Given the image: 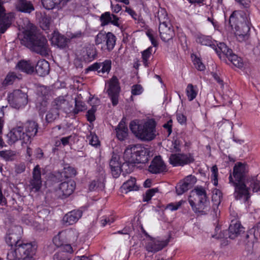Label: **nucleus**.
<instances>
[{"mask_svg": "<svg viewBox=\"0 0 260 260\" xmlns=\"http://www.w3.org/2000/svg\"><path fill=\"white\" fill-rule=\"evenodd\" d=\"M166 166L160 156H155L152 160L148 170L153 174H159L165 171Z\"/></svg>", "mask_w": 260, "mask_h": 260, "instance_id": "23", "label": "nucleus"}, {"mask_svg": "<svg viewBox=\"0 0 260 260\" xmlns=\"http://www.w3.org/2000/svg\"><path fill=\"white\" fill-rule=\"evenodd\" d=\"M19 77L14 72H10L6 76L5 80L3 82L4 86H8L12 84L17 79H19Z\"/></svg>", "mask_w": 260, "mask_h": 260, "instance_id": "43", "label": "nucleus"}, {"mask_svg": "<svg viewBox=\"0 0 260 260\" xmlns=\"http://www.w3.org/2000/svg\"><path fill=\"white\" fill-rule=\"evenodd\" d=\"M86 139L89 144L92 146H97L99 144L100 142L97 136L91 132L89 135H87Z\"/></svg>", "mask_w": 260, "mask_h": 260, "instance_id": "51", "label": "nucleus"}, {"mask_svg": "<svg viewBox=\"0 0 260 260\" xmlns=\"http://www.w3.org/2000/svg\"><path fill=\"white\" fill-rule=\"evenodd\" d=\"M186 94L187 99L189 101L193 100L198 94V88L197 86H194L192 84H188L186 87Z\"/></svg>", "mask_w": 260, "mask_h": 260, "instance_id": "40", "label": "nucleus"}, {"mask_svg": "<svg viewBox=\"0 0 260 260\" xmlns=\"http://www.w3.org/2000/svg\"><path fill=\"white\" fill-rule=\"evenodd\" d=\"M193 161L194 158L190 154H172L169 157V162L174 167L184 166Z\"/></svg>", "mask_w": 260, "mask_h": 260, "instance_id": "14", "label": "nucleus"}, {"mask_svg": "<svg viewBox=\"0 0 260 260\" xmlns=\"http://www.w3.org/2000/svg\"><path fill=\"white\" fill-rule=\"evenodd\" d=\"M96 110V107L95 106H93L92 107V108L89 109L86 114V117L87 120L90 122H92L94 121L95 119L94 113Z\"/></svg>", "mask_w": 260, "mask_h": 260, "instance_id": "55", "label": "nucleus"}, {"mask_svg": "<svg viewBox=\"0 0 260 260\" xmlns=\"http://www.w3.org/2000/svg\"><path fill=\"white\" fill-rule=\"evenodd\" d=\"M152 47H149L142 52V61L145 67L148 66V59L152 54Z\"/></svg>", "mask_w": 260, "mask_h": 260, "instance_id": "46", "label": "nucleus"}, {"mask_svg": "<svg viewBox=\"0 0 260 260\" xmlns=\"http://www.w3.org/2000/svg\"><path fill=\"white\" fill-rule=\"evenodd\" d=\"M229 179V183L235 187V199L243 200L244 203L248 202L250 198V188L253 192H257L260 189V181L257 180L256 176L248 178L244 182H236L231 174Z\"/></svg>", "mask_w": 260, "mask_h": 260, "instance_id": "3", "label": "nucleus"}, {"mask_svg": "<svg viewBox=\"0 0 260 260\" xmlns=\"http://www.w3.org/2000/svg\"><path fill=\"white\" fill-rule=\"evenodd\" d=\"M106 34L99 32L95 37V43L96 45L103 43V40L105 39Z\"/></svg>", "mask_w": 260, "mask_h": 260, "instance_id": "59", "label": "nucleus"}, {"mask_svg": "<svg viewBox=\"0 0 260 260\" xmlns=\"http://www.w3.org/2000/svg\"><path fill=\"white\" fill-rule=\"evenodd\" d=\"M196 178L194 176H187L176 187V193L178 195L183 194L189 189L191 188L196 183Z\"/></svg>", "mask_w": 260, "mask_h": 260, "instance_id": "20", "label": "nucleus"}, {"mask_svg": "<svg viewBox=\"0 0 260 260\" xmlns=\"http://www.w3.org/2000/svg\"><path fill=\"white\" fill-rule=\"evenodd\" d=\"M188 202L196 213L206 214L210 209L206 191L202 186H197L190 192Z\"/></svg>", "mask_w": 260, "mask_h": 260, "instance_id": "6", "label": "nucleus"}, {"mask_svg": "<svg viewBox=\"0 0 260 260\" xmlns=\"http://www.w3.org/2000/svg\"><path fill=\"white\" fill-rule=\"evenodd\" d=\"M76 188V183L73 180L64 181L59 184L56 190L57 195L61 199H65L72 194Z\"/></svg>", "mask_w": 260, "mask_h": 260, "instance_id": "16", "label": "nucleus"}, {"mask_svg": "<svg viewBox=\"0 0 260 260\" xmlns=\"http://www.w3.org/2000/svg\"><path fill=\"white\" fill-rule=\"evenodd\" d=\"M169 242V240H158L151 238L146 241L145 248L148 252L156 253L166 246Z\"/></svg>", "mask_w": 260, "mask_h": 260, "instance_id": "17", "label": "nucleus"}, {"mask_svg": "<svg viewBox=\"0 0 260 260\" xmlns=\"http://www.w3.org/2000/svg\"><path fill=\"white\" fill-rule=\"evenodd\" d=\"M38 124L34 121H27L23 125H17L8 133L9 143L13 144L20 140L22 144L30 143L38 132Z\"/></svg>", "mask_w": 260, "mask_h": 260, "instance_id": "2", "label": "nucleus"}, {"mask_svg": "<svg viewBox=\"0 0 260 260\" xmlns=\"http://www.w3.org/2000/svg\"><path fill=\"white\" fill-rule=\"evenodd\" d=\"M0 156L7 161L13 160L16 156V153L15 151L11 150L1 151Z\"/></svg>", "mask_w": 260, "mask_h": 260, "instance_id": "44", "label": "nucleus"}, {"mask_svg": "<svg viewBox=\"0 0 260 260\" xmlns=\"http://www.w3.org/2000/svg\"><path fill=\"white\" fill-rule=\"evenodd\" d=\"M82 212L80 210H74L67 213L63 217V221L67 225H72L81 217Z\"/></svg>", "mask_w": 260, "mask_h": 260, "instance_id": "24", "label": "nucleus"}, {"mask_svg": "<svg viewBox=\"0 0 260 260\" xmlns=\"http://www.w3.org/2000/svg\"><path fill=\"white\" fill-rule=\"evenodd\" d=\"M74 137L72 136H69L66 137H63L60 139L61 143L63 146H66L70 144V142L73 140Z\"/></svg>", "mask_w": 260, "mask_h": 260, "instance_id": "62", "label": "nucleus"}, {"mask_svg": "<svg viewBox=\"0 0 260 260\" xmlns=\"http://www.w3.org/2000/svg\"><path fill=\"white\" fill-rule=\"evenodd\" d=\"M83 55L84 59L87 61H90L97 56V51L93 45H88L85 48Z\"/></svg>", "mask_w": 260, "mask_h": 260, "instance_id": "36", "label": "nucleus"}, {"mask_svg": "<svg viewBox=\"0 0 260 260\" xmlns=\"http://www.w3.org/2000/svg\"><path fill=\"white\" fill-rule=\"evenodd\" d=\"M24 40L26 42V45L31 51L42 56L49 55L50 50L47 39L37 34L35 26L25 30Z\"/></svg>", "mask_w": 260, "mask_h": 260, "instance_id": "4", "label": "nucleus"}, {"mask_svg": "<svg viewBox=\"0 0 260 260\" xmlns=\"http://www.w3.org/2000/svg\"><path fill=\"white\" fill-rule=\"evenodd\" d=\"M172 120L170 119L163 125V127L167 131L168 136H170L172 132Z\"/></svg>", "mask_w": 260, "mask_h": 260, "instance_id": "60", "label": "nucleus"}, {"mask_svg": "<svg viewBox=\"0 0 260 260\" xmlns=\"http://www.w3.org/2000/svg\"><path fill=\"white\" fill-rule=\"evenodd\" d=\"M211 179L212 182L214 186H217L218 184V168L216 165L213 166L211 168Z\"/></svg>", "mask_w": 260, "mask_h": 260, "instance_id": "53", "label": "nucleus"}, {"mask_svg": "<svg viewBox=\"0 0 260 260\" xmlns=\"http://www.w3.org/2000/svg\"><path fill=\"white\" fill-rule=\"evenodd\" d=\"M248 170L246 164L241 162L236 163L233 168L232 177L234 178V181L236 182H241L245 181L247 178L251 177L247 176Z\"/></svg>", "mask_w": 260, "mask_h": 260, "instance_id": "15", "label": "nucleus"}, {"mask_svg": "<svg viewBox=\"0 0 260 260\" xmlns=\"http://www.w3.org/2000/svg\"><path fill=\"white\" fill-rule=\"evenodd\" d=\"M243 16V13L235 11L230 17L229 23L231 27L234 26L235 35L239 42L244 41L248 39L250 30V23L248 17Z\"/></svg>", "mask_w": 260, "mask_h": 260, "instance_id": "5", "label": "nucleus"}, {"mask_svg": "<svg viewBox=\"0 0 260 260\" xmlns=\"http://www.w3.org/2000/svg\"><path fill=\"white\" fill-rule=\"evenodd\" d=\"M6 0H0V35L4 34L10 26L14 17L13 13H6L4 7Z\"/></svg>", "mask_w": 260, "mask_h": 260, "instance_id": "10", "label": "nucleus"}, {"mask_svg": "<svg viewBox=\"0 0 260 260\" xmlns=\"http://www.w3.org/2000/svg\"><path fill=\"white\" fill-rule=\"evenodd\" d=\"M217 54L222 52L228 58L233 54L232 49H230L224 43L216 44V48L213 49Z\"/></svg>", "mask_w": 260, "mask_h": 260, "instance_id": "38", "label": "nucleus"}, {"mask_svg": "<svg viewBox=\"0 0 260 260\" xmlns=\"http://www.w3.org/2000/svg\"><path fill=\"white\" fill-rule=\"evenodd\" d=\"M156 123L153 119H148L143 124H139L136 121L131 122L129 127L136 137L144 141H150L157 135Z\"/></svg>", "mask_w": 260, "mask_h": 260, "instance_id": "7", "label": "nucleus"}, {"mask_svg": "<svg viewBox=\"0 0 260 260\" xmlns=\"http://www.w3.org/2000/svg\"><path fill=\"white\" fill-rule=\"evenodd\" d=\"M193 63L196 69L199 71H204L205 69V66L199 58L196 57L193 60Z\"/></svg>", "mask_w": 260, "mask_h": 260, "instance_id": "58", "label": "nucleus"}, {"mask_svg": "<svg viewBox=\"0 0 260 260\" xmlns=\"http://www.w3.org/2000/svg\"><path fill=\"white\" fill-rule=\"evenodd\" d=\"M37 246L32 243H25L23 241L15 246L14 250H10L7 253L9 260H33L36 253Z\"/></svg>", "mask_w": 260, "mask_h": 260, "instance_id": "8", "label": "nucleus"}, {"mask_svg": "<svg viewBox=\"0 0 260 260\" xmlns=\"http://www.w3.org/2000/svg\"><path fill=\"white\" fill-rule=\"evenodd\" d=\"M122 188L128 191L137 190L138 188L136 185V179L135 178H131L130 179L123 184Z\"/></svg>", "mask_w": 260, "mask_h": 260, "instance_id": "41", "label": "nucleus"}, {"mask_svg": "<svg viewBox=\"0 0 260 260\" xmlns=\"http://www.w3.org/2000/svg\"><path fill=\"white\" fill-rule=\"evenodd\" d=\"M143 91V87L139 84L134 85L132 87V94L134 95L141 94Z\"/></svg>", "mask_w": 260, "mask_h": 260, "instance_id": "56", "label": "nucleus"}, {"mask_svg": "<svg viewBox=\"0 0 260 260\" xmlns=\"http://www.w3.org/2000/svg\"><path fill=\"white\" fill-rule=\"evenodd\" d=\"M59 116V111L51 106L46 116V120L48 122H51Z\"/></svg>", "mask_w": 260, "mask_h": 260, "instance_id": "42", "label": "nucleus"}, {"mask_svg": "<svg viewBox=\"0 0 260 260\" xmlns=\"http://www.w3.org/2000/svg\"><path fill=\"white\" fill-rule=\"evenodd\" d=\"M119 159V156L114 154L109 161L111 173L114 178H117L121 173V164Z\"/></svg>", "mask_w": 260, "mask_h": 260, "instance_id": "27", "label": "nucleus"}, {"mask_svg": "<svg viewBox=\"0 0 260 260\" xmlns=\"http://www.w3.org/2000/svg\"><path fill=\"white\" fill-rule=\"evenodd\" d=\"M75 108L74 110L75 114H78L79 112H82L87 109L85 104L81 101H76Z\"/></svg>", "mask_w": 260, "mask_h": 260, "instance_id": "52", "label": "nucleus"}, {"mask_svg": "<svg viewBox=\"0 0 260 260\" xmlns=\"http://www.w3.org/2000/svg\"><path fill=\"white\" fill-rule=\"evenodd\" d=\"M37 73L40 76L47 75L50 70V66L48 62L45 59H41L38 61L36 66Z\"/></svg>", "mask_w": 260, "mask_h": 260, "instance_id": "31", "label": "nucleus"}, {"mask_svg": "<svg viewBox=\"0 0 260 260\" xmlns=\"http://www.w3.org/2000/svg\"><path fill=\"white\" fill-rule=\"evenodd\" d=\"M62 234V231L58 233V234L55 236L53 239V242L54 244L57 247H60L64 245V244L67 243V241H66L65 238H62L61 234Z\"/></svg>", "mask_w": 260, "mask_h": 260, "instance_id": "49", "label": "nucleus"}, {"mask_svg": "<svg viewBox=\"0 0 260 260\" xmlns=\"http://www.w3.org/2000/svg\"><path fill=\"white\" fill-rule=\"evenodd\" d=\"M158 191L157 188H151L147 190L145 194L143 195V202H148L150 201L152 197L155 194L156 192Z\"/></svg>", "mask_w": 260, "mask_h": 260, "instance_id": "50", "label": "nucleus"}, {"mask_svg": "<svg viewBox=\"0 0 260 260\" xmlns=\"http://www.w3.org/2000/svg\"><path fill=\"white\" fill-rule=\"evenodd\" d=\"M22 234V229L18 225H14L11 227L6 237V243L11 246H16L22 240H21Z\"/></svg>", "mask_w": 260, "mask_h": 260, "instance_id": "11", "label": "nucleus"}, {"mask_svg": "<svg viewBox=\"0 0 260 260\" xmlns=\"http://www.w3.org/2000/svg\"><path fill=\"white\" fill-rule=\"evenodd\" d=\"M61 236L65 238L67 243H75L78 239L79 233L75 229H68L62 231Z\"/></svg>", "mask_w": 260, "mask_h": 260, "instance_id": "30", "label": "nucleus"}, {"mask_svg": "<svg viewBox=\"0 0 260 260\" xmlns=\"http://www.w3.org/2000/svg\"><path fill=\"white\" fill-rule=\"evenodd\" d=\"M25 170V165L24 163H20L15 167V172L17 174H20L23 172Z\"/></svg>", "mask_w": 260, "mask_h": 260, "instance_id": "63", "label": "nucleus"}, {"mask_svg": "<svg viewBox=\"0 0 260 260\" xmlns=\"http://www.w3.org/2000/svg\"><path fill=\"white\" fill-rule=\"evenodd\" d=\"M256 232L257 234L260 233V222L250 229L246 234V239L247 240V244L253 245V243L256 241Z\"/></svg>", "mask_w": 260, "mask_h": 260, "instance_id": "33", "label": "nucleus"}, {"mask_svg": "<svg viewBox=\"0 0 260 260\" xmlns=\"http://www.w3.org/2000/svg\"><path fill=\"white\" fill-rule=\"evenodd\" d=\"M52 44L59 48H64L67 45V39L58 32L54 31L50 39Z\"/></svg>", "mask_w": 260, "mask_h": 260, "instance_id": "28", "label": "nucleus"}, {"mask_svg": "<svg viewBox=\"0 0 260 260\" xmlns=\"http://www.w3.org/2000/svg\"><path fill=\"white\" fill-rule=\"evenodd\" d=\"M184 203H185V201L183 200H180L176 203H171L167 205L166 209L170 210L171 211H176L178 210Z\"/></svg>", "mask_w": 260, "mask_h": 260, "instance_id": "54", "label": "nucleus"}, {"mask_svg": "<svg viewBox=\"0 0 260 260\" xmlns=\"http://www.w3.org/2000/svg\"><path fill=\"white\" fill-rule=\"evenodd\" d=\"M114 218L113 216H104L103 219L101 220V224L104 226L106 224L110 225L114 221Z\"/></svg>", "mask_w": 260, "mask_h": 260, "instance_id": "57", "label": "nucleus"}, {"mask_svg": "<svg viewBox=\"0 0 260 260\" xmlns=\"http://www.w3.org/2000/svg\"><path fill=\"white\" fill-rule=\"evenodd\" d=\"M17 11L30 14L35 10V8L31 2L27 0H17L15 4Z\"/></svg>", "mask_w": 260, "mask_h": 260, "instance_id": "26", "label": "nucleus"}, {"mask_svg": "<svg viewBox=\"0 0 260 260\" xmlns=\"http://www.w3.org/2000/svg\"><path fill=\"white\" fill-rule=\"evenodd\" d=\"M8 100L12 107L19 109L27 104V95L21 90H15L8 95Z\"/></svg>", "mask_w": 260, "mask_h": 260, "instance_id": "9", "label": "nucleus"}, {"mask_svg": "<svg viewBox=\"0 0 260 260\" xmlns=\"http://www.w3.org/2000/svg\"><path fill=\"white\" fill-rule=\"evenodd\" d=\"M157 20L159 22V25L171 23L166 9L162 8H159L155 15V20Z\"/></svg>", "mask_w": 260, "mask_h": 260, "instance_id": "32", "label": "nucleus"}, {"mask_svg": "<svg viewBox=\"0 0 260 260\" xmlns=\"http://www.w3.org/2000/svg\"><path fill=\"white\" fill-rule=\"evenodd\" d=\"M61 0H42L44 7L46 9H52L56 5L59 4Z\"/></svg>", "mask_w": 260, "mask_h": 260, "instance_id": "48", "label": "nucleus"}, {"mask_svg": "<svg viewBox=\"0 0 260 260\" xmlns=\"http://www.w3.org/2000/svg\"><path fill=\"white\" fill-rule=\"evenodd\" d=\"M196 41L202 45L208 46L213 49L216 48V42L212 41L211 37L204 35L198 36Z\"/></svg>", "mask_w": 260, "mask_h": 260, "instance_id": "37", "label": "nucleus"}, {"mask_svg": "<svg viewBox=\"0 0 260 260\" xmlns=\"http://www.w3.org/2000/svg\"><path fill=\"white\" fill-rule=\"evenodd\" d=\"M47 96L48 92L45 87H41L38 90L35 101L36 107L41 114H44L47 110L48 105Z\"/></svg>", "mask_w": 260, "mask_h": 260, "instance_id": "12", "label": "nucleus"}, {"mask_svg": "<svg viewBox=\"0 0 260 260\" xmlns=\"http://www.w3.org/2000/svg\"><path fill=\"white\" fill-rule=\"evenodd\" d=\"M34 66L35 63L31 61L22 60L18 62L16 68L27 74H31L35 71Z\"/></svg>", "mask_w": 260, "mask_h": 260, "instance_id": "29", "label": "nucleus"}, {"mask_svg": "<svg viewBox=\"0 0 260 260\" xmlns=\"http://www.w3.org/2000/svg\"><path fill=\"white\" fill-rule=\"evenodd\" d=\"M53 260H69L66 255L62 253H56L53 256Z\"/></svg>", "mask_w": 260, "mask_h": 260, "instance_id": "61", "label": "nucleus"}, {"mask_svg": "<svg viewBox=\"0 0 260 260\" xmlns=\"http://www.w3.org/2000/svg\"><path fill=\"white\" fill-rule=\"evenodd\" d=\"M105 39H106V45L108 51H112L115 47L116 43V37L111 32L106 34Z\"/></svg>", "mask_w": 260, "mask_h": 260, "instance_id": "39", "label": "nucleus"}, {"mask_svg": "<svg viewBox=\"0 0 260 260\" xmlns=\"http://www.w3.org/2000/svg\"><path fill=\"white\" fill-rule=\"evenodd\" d=\"M30 189L32 191H38L42 186L41 168L39 165L35 167L32 171V177L29 182Z\"/></svg>", "mask_w": 260, "mask_h": 260, "instance_id": "18", "label": "nucleus"}, {"mask_svg": "<svg viewBox=\"0 0 260 260\" xmlns=\"http://www.w3.org/2000/svg\"><path fill=\"white\" fill-rule=\"evenodd\" d=\"M228 59L236 67L238 68H242L244 66V63L242 59L238 57L235 54H232Z\"/></svg>", "mask_w": 260, "mask_h": 260, "instance_id": "45", "label": "nucleus"}, {"mask_svg": "<svg viewBox=\"0 0 260 260\" xmlns=\"http://www.w3.org/2000/svg\"><path fill=\"white\" fill-rule=\"evenodd\" d=\"M115 130L117 138L120 141H123L127 138L128 128L124 122H120Z\"/></svg>", "mask_w": 260, "mask_h": 260, "instance_id": "35", "label": "nucleus"}, {"mask_svg": "<svg viewBox=\"0 0 260 260\" xmlns=\"http://www.w3.org/2000/svg\"><path fill=\"white\" fill-rule=\"evenodd\" d=\"M107 92L110 97L112 104L116 106L118 102V95L120 91V86L118 79L113 76L108 82Z\"/></svg>", "mask_w": 260, "mask_h": 260, "instance_id": "13", "label": "nucleus"}, {"mask_svg": "<svg viewBox=\"0 0 260 260\" xmlns=\"http://www.w3.org/2000/svg\"><path fill=\"white\" fill-rule=\"evenodd\" d=\"M100 20L102 26L107 25L110 23L117 27L120 26L119 17L110 12L103 13L100 17Z\"/></svg>", "mask_w": 260, "mask_h": 260, "instance_id": "21", "label": "nucleus"}, {"mask_svg": "<svg viewBox=\"0 0 260 260\" xmlns=\"http://www.w3.org/2000/svg\"><path fill=\"white\" fill-rule=\"evenodd\" d=\"M149 150L141 145H129L125 150L123 159L125 161L121 165V172L131 173L134 164L145 163L148 160Z\"/></svg>", "mask_w": 260, "mask_h": 260, "instance_id": "1", "label": "nucleus"}, {"mask_svg": "<svg viewBox=\"0 0 260 260\" xmlns=\"http://www.w3.org/2000/svg\"><path fill=\"white\" fill-rule=\"evenodd\" d=\"M158 30L160 37L164 42H168L171 40L175 35L171 23L159 25Z\"/></svg>", "mask_w": 260, "mask_h": 260, "instance_id": "22", "label": "nucleus"}, {"mask_svg": "<svg viewBox=\"0 0 260 260\" xmlns=\"http://www.w3.org/2000/svg\"><path fill=\"white\" fill-rule=\"evenodd\" d=\"M76 174V171L74 168L71 166L64 167L62 172V175L68 178L72 177Z\"/></svg>", "mask_w": 260, "mask_h": 260, "instance_id": "47", "label": "nucleus"}, {"mask_svg": "<svg viewBox=\"0 0 260 260\" xmlns=\"http://www.w3.org/2000/svg\"><path fill=\"white\" fill-rule=\"evenodd\" d=\"M112 62L110 59H106L103 62H95L86 69V71H97L98 74L103 75L108 74L111 69Z\"/></svg>", "mask_w": 260, "mask_h": 260, "instance_id": "19", "label": "nucleus"}, {"mask_svg": "<svg viewBox=\"0 0 260 260\" xmlns=\"http://www.w3.org/2000/svg\"><path fill=\"white\" fill-rule=\"evenodd\" d=\"M68 105V101L63 96L56 98L51 103V106L58 111L60 110H64Z\"/></svg>", "mask_w": 260, "mask_h": 260, "instance_id": "34", "label": "nucleus"}, {"mask_svg": "<svg viewBox=\"0 0 260 260\" xmlns=\"http://www.w3.org/2000/svg\"><path fill=\"white\" fill-rule=\"evenodd\" d=\"M243 232V227L240 223L237 220H232L229 228L228 237L231 239H234Z\"/></svg>", "mask_w": 260, "mask_h": 260, "instance_id": "25", "label": "nucleus"}, {"mask_svg": "<svg viewBox=\"0 0 260 260\" xmlns=\"http://www.w3.org/2000/svg\"><path fill=\"white\" fill-rule=\"evenodd\" d=\"M176 117L178 122L180 124H183L186 123V118L184 115L178 113L176 115Z\"/></svg>", "mask_w": 260, "mask_h": 260, "instance_id": "64", "label": "nucleus"}]
</instances>
